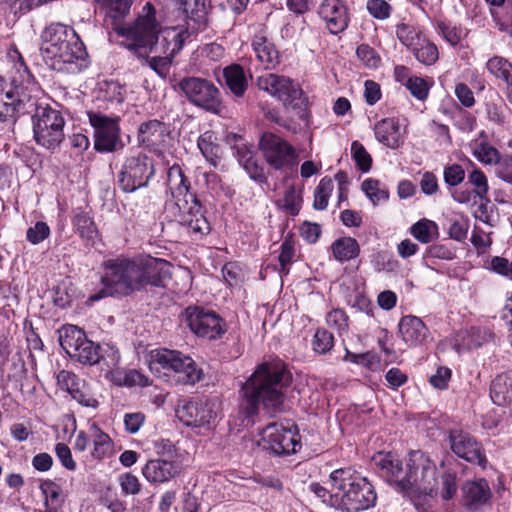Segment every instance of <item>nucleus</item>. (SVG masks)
I'll list each match as a JSON object with an SVG mask.
<instances>
[{
	"label": "nucleus",
	"instance_id": "obj_1",
	"mask_svg": "<svg viewBox=\"0 0 512 512\" xmlns=\"http://www.w3.org/2000/svg\"><path fill=\"white\" fill-rule=\"evenodd\" d=\"M291 381L292 375L283 361L260 364L242 387L241 413L252 417L258 413L260 404L270 415L283 411L285 389Z\"/></svg>",
	"mask_w": 512,
	"mask_h": 512
},
{
	"label": "nucleus",
	"instance_id": "obj_2",
	"mask_svg": "<svg viewBox=\"0 0 512 512\" xmlns=\"http://www.w3.org/2000/svg\"><path fill=\"white\" fill-rule=\"evenodd\" d=\"M130 0H108L105 5V22L121 38L119 43L129 50L140 52L153 42L158 29L156 10L150 2L142 7L133 24L125 22L130 13Z\"/></svg>",
	"mask_w": 512,
	"mask_h": 512
},
{
	"label": "nucleus",
	"instance_id": "obj_3",
	"mask_svg": "<svg viewBox=\"0 0 512 512\" xmlns=\"http://www.w3.org/2000/svg\"><path fill=\"white\" fill-rule=\"evenodd\" d=\"M16 59L7 75L0 76V120H15L23 114L34 112L36 99L33 92L37 85L17 50L9 54Z\"/></svg>",
	"mask_w": 512,
	"mask_h": 512
},
{
	"label": "nucleus",
	"instance_id": "obj_4",
	"mask_svg": "<svg viewBox=\"0 0 512 512\" xmlns=\"http://www.w3.org/2000/svg\"><path fill=\"white\" fill-rule=\"evenodd\" d=\"M41 55L46 64L57 72L76 73L81 69L86 50L74 29L52 23L41 35Z\"/></svg>",
	"mask_w": 512,
	"mask_h": 512
},
{
	"label": "nucleus",
	"instance_id": "obj_5",
	"mask_svg": "<svg viewBox=\"0 0 512 512\" xmlns=\"http://www.w3.org/2000/svg\"><path fill=\"white\" fill-rule=\"evenodd\" d=\"M179 8L185 15V24L167 27L160 30L158 24L157 33L151 45L135 52L138 56H144L148 52H160L174 57L183 47L184 43L194 34L203 31L207 26V0H177Z\"/></svg>",
	"mask_w": 512,
	"mask_h": 512
},
{
	"label": "nucleus",
	"instance_id": "obj_6",
	"mask_svg": "<svg viewBox=\"0 0 512 512\" xmlns=\"http://www.w3.org/2000/svg\"><path fill=\"white\" fill-rule=\"evenodd\" d=\"M167 185L173 198L166 206L170 220L187 227L193 234H208L210 224L202 213L196 196L190 192L189 181L180 166L173 165L169 168Z\"/></svg>",
	"mask_w": 512,
	"mask_h": 512
},
{
	"label": "nucleus",
	"instance_id": "obj_7",
	"mask_svg": "<svg viewBox=\"0 0 512 512\" xmlns=\"http://www.w3.org/2000/svg\"><path fill=\"white\" fill-rule=\"evenodd\" d=\"M331 505L346 512H359L373 507L377 495L373 485L351 468L330 474Z\"/></svg>",
	"mask_w": 512,
	"mask_h": 512
},
{
	"label": "nucleus",
	"instance_id": "obj_8",
	"mask_svg": "<svg viewBox=\"0 0 512 512\" xmlns=\"http://www.w3.org/2000/svg\"><path fill=\"white\" fill-rule=\"evenodd\" d=\"M148 365L152 373L174 384L194 385L203 375L202 370L190 356L177 350H152Z\"/></svg>",
	"mask_w": 512,
	"mask_h": 512
},
{
	"label": "nucleus",
	"instance_id": "obj_9",
	"mask_svg": "<svg viewBox=\"0 0 512 512\" xmlns=\"http://www.w3.org/2000/svg\"><path fill=\"white\" fill-rule=\"evenodd\" d=\"M103 282L111 295H129L142 290L140 257L118 258L108 262Z\"/></svg>",
	"mask_w": 512,
	"mask_h": 512
},
{
	"label": "nucleus",
	"instance_id": "obj_10",
	"mask_svg": "<svg viewBox=\"0 0 512 512\" xmlns=\"http://www.w3.org/2000/svg\"><path fill=\"white\" fill-rule=\"evenodd\" d=\"M33 116V132L37 144L54 150L64 140L65 120L60 111L36 103Z\"/></svg>",
	"mask_w": 512,
	"mask_h": 512
},
{
	"label": "nucleus",
	"instance_id": "obj_11",
	"mask_svg": "<svg viewBox=\"0 0 512 512\" xmlns=\"http://www.w3.org/2000/svg\"><path fill=\"white\" fill-rule=\"evenodd\" d=\"M59 342L71 359L82 364L94 365L100 359V346L89 340L77 326H63L59 330Z\"/></svg>",
	"mask_w": 512,
	"mask_h": 512
},
{
	"label": "nucleus",
	"instance_id": "obj_12",
	"mask_svg": "<svg viewBox=\"0 0 512 512\" xmlns=\"http://www.w3.org/2000/svg\"><path fill=\"white\" fill-rule=\"evenodd\" d=\"M155 174L153 160L138 152L127 156L118 175L120 188L127 193L146 187Z\"/></svg>",
	"mask_w": 512,
	"mask_h": 512
},
{
	"label": "nucleus",
	"instance_id": "obj_13",
	"mask_svg": "<svg viewBox=\"0 0 512 512\" xmlns=\"http://www.w3.org/2000/svg\"><path fill=\"white\" fill-rule=\"evenodd\" d=\"M436 484V466L421 451H411L405 466L404 489L416 487L431 495Z\"/></svg>",
	"mask_w": 512,
	"mask_h": 512
},
{
	"label": "nucleus",
	"instance_id": "obj_14",
	"mask_svg": "<svg viewBox=\"0 0 512 512\" xmlns=\"http://www.w3.org/2000/svg\"><path fill=\"white\" fill-rule=\"evenodd\" d=\"M257 86L286 108L296 109L304 104L301 87L287 76L268 73L257 78Z\"/></svg>",
	"mask_w": 512,
	"mask_h": 512
},
{
	"label": "nucleus",
	"instance_id": "obj_15",
	"mask_svg": "<svg viewBox=\"0 0 512 512\" xmlns=\"http://www.w3.org/2000/svg\"><path fill=\"white\" fill-rule=\"evenodd\" d=\"M219 404L211 400L187 401L176 409L178 419L186 426L210 431L216 425Z\"/></svg>",
	"mask_w": 512,
	"mask_h": 512
},
{
	"label": "nucleus",
	"instance_id": "obj_16",
	"mask_svg": "<svg viewBox=\"0 0 512 512\" xmlns=\"http://www.w3.org/2000/svg\"><path fill=\"white\" fill-rule=\"evenodd\" d=\"M88 118L94 129V148L101 153L114 152L123 147L117 117L89 111Z\"/></svg>",
	"mask_w": 512,
	"mask_h": 512
},
{
	"label": "nucleus",
	"instance_id": "obj_17",
	"mask_svg": "<svg viewBox=\"0 0 512 512\" xmlns=\"http://www.w3.org/2000/svg\"><path fill=\"white\" fill-rule=\"evenodd\" d=\"M259 147L267 164L276 170L292 168L298 163L295 148L273 133L263 134Z\"/></svg>",
	"mask_w": 512,
	"mask_h": 512
},
{
	"label": "nucleus",
	"instance_id": "obj_18",
	"mask_svg": "<svg viewBox=\"0 0 512 512\" xmlns=\"http://www.w3.org/2000/svg\"><path fill=\"white\" fill-rule=\"evenodd\" d=\"M179 86L194 105L215 113L219 111L220 92L212 82L198 77H187L180 81Z\"/></svg>",
	"mask_w": 512,
	"mask_h": 512
},
{
	"label": "nucleus",
	"instance_id": "obj_19",
	"mask_svg": "<svg viewBox=\"0 0 512 512\" xmlns=\"http://www.w3.org/2000/svg\"><path fill=\"white\" fill-rule=\"evenodd\" d=\"M263 448L276 455L290 454L300 447L295 429L280 423H270L261 432Z\"/></svg>",
	"mask_w": 512,
	"mask_h": 512
},
{
	"label": "nucleus",
	"instance_id": "obj_20",
	"mask_svg": "<svg viewBox=\"0 0 512 512\" xmlns=\"http://www.w3.org/2000/svg\"><path fill=\"white\" fill-rule=\"evenodd\" d=\"M185 315L191 331L200 337L212 340L225 332L222 319L214 311L200 307H188Z\"/></svg>",
	"mask_w": 512,
	"mask_h": 512
},
{
	"label": "nucleus",
	"instance_id": "obj_21",
	"mask_svg": "<svg viewBox=\"0 0 512 512\" xmlns=\"http://www.w3.org/2000/svg\"><path fill=\"white\" fill-rule=\"evenodd\" d=\"M56 378L58 387L68 392L79 404L91 408L98 406L99 402L96 395L92 392L87 383L80 379L75 373L61 370Z\"/></svg>",
	"mask_w": 512,
	"mask_h": 512
},
{
	"label": "nucleus",
	"instance_id": "obj_22",
	"mask_svg": "<svg viewBox=\"0 0 512 512\" xmlns=\"http://www.w3.org/2000/svg\"><path fill=\"white\" fill-rule=\"evenodd\" d=\"M450 446L452 451L460 458L471 463H477L485 467L487 459L481 445L469 434L455 431L450 434Z\"/></svg>",
	"mask_w": 512,
	"mask_h": 512
},
{
	"label": "nucleus",
	"instance_id": "obj_23",
	"mask_svg": "<svg viewBox=\"0 0 512 512\" xmlns=\"http://www.w3.org/2000/svg\"><path fill=\"white\" fill-rule=\"evenodd\" d=\"M143 289L147 285L162 286L171 277L170 262L149 255H139Z\"/></svg>",
	"mask_w": 512,
	"mask_h": 512
},
{
	"label": "nucleus",
	"instance_id": "obj_24",
	"mask_svg": "<svg viewBox=\"0 0 512 512\" xmlns=\"http://www.w3.org/2000/svg\"><path fill=\"white\" fill-rule=\"evenodd\" d=\"M318 13L332 34H338L348 26L347 8L340 0H323Z\"/></svg>",
	"mask_w": 512,
	"mask_h": 512
},
{
	"label": "nucleus",
	"instance_id": "obj_25",
	"mask_svg": "<svg viewBox=\"0 0 512 512\" xmlns=\"http://www.w3.org/2000/svg\"><path fill=\"white\" fill-rule=\"evenodd\" d=\"M181 472V463L171 459L150 460L142 469L143 476L152 483L167 482L178 476Z\"/></svg>",
	"mask_w": 512,
	"mask_h": 512
},
{
	"label": "nucleus",
	"instance_id": "obj_26",
	"mask_svg": "<svg viewBox=\"0 0 512 512\" xmlns=\"http://www.w3.org/2000/svg\"><path fill=\"white\" fill-rule=\"evenodd\" d=\"M490 497L491 491L484 479L468 481L462 487L463 503L470 511L478 510Z\"/></svg>",
	"mask_w": 512,
	"mask_h": 512
},
{
	"label": "nucleus",
	"instance_id": "obj_27",
	"mask_svg": "<svg viewBox=\"0 0 512 512\" xmlns=\"http://www.w3.org/2000/svg\"><path fill=\"white\" fill-rule=\"evenodd\" d=\"M374 462L388 481L397 483L404 489L405 468L396 454L378 453L374 457Z\"/></svg>",
	"mask_w": 512,
	"mask_h": 512
},
{
	"label": "nucleus",
	"instance_id": "obj_28",
	"mask_svg": "<svg viewBox=\"0 0 512 512\" xmlns=\"http://www.w3.org/2000/svg\"><path fill=\"white\" fill-rule=\"evenodd\" d=\"M399 332L403 341L409 346L422 344L428 335L423 321L416 316H404L399 323Z\"/></svg>",
	"mask_w": 512,
	"mask_h": 512
},
{
	"label": "nucleus",
	"instance_id": "obj_29",
	"mask_svg": "<svg viewBox=\"0 0 512 512\" xmlns=\"http://www.w3.org/2000/svg\"><path fill=\"white\" fill-rule=\"evenodd\" d=\"M168 136L164 123L158 120H149L142 123L138 129V141L151 148L162 146Z\"/></svg>",
	"mask_w": 512,
	"mask_h": 512
},
{
	"label": "nucleus",
	"instance_id": "obj_30",
	"mask_svg": "<svg viewBox=\"0 0 512 512\" xmlns=\"http://www.w3.org/2000/svg\"><path fill=\"white\" fill-rule=\"evenodd\" d=\"M374 132L376 139L391 149L398 148L402 142L400 125L395 118H385L378 121L375 124Z\"/></svg>",
	"mask_w": 512,
	"mask_h": 512
},
{
	"label": "nucleus",
	"instance_id": "obj_31",
	"mask_svg": "<svg viewBox=\"0 0 512 512\" xmlns=\"http://www.w3.org/2000/svg\"><path fill=\"white\" fill-rule=\"evenodd\" d=\"M90 438L92 443L90 454L94 459L102 460L113 454V442L111 438L95 423L90 425Z\"/></svg>",
	"mask_w": 512,
	"mask_h": 512
},
{
	"label": "nucleus",
	"instance_id": "obj_32",
	"mask_svg": "<svg viewBox=\"0 0 512 512\" xmlns=\"http://www.w3.org/2000/svg\"><path fill=\"white\" fill-rule=\"evenodd\" d=\"M486 67L492 75L506 84V96L512 103V64L503 57L494 56L487 61Z\"/></svg>",
	"mask_w": 512,
	"mask_h": 512
},
{
	"label": "nucleus",
	"instance_id": "obj_33",
	"mask_svg": "<svg viewBox=\"0 0 512 512\" xmlns=\"http://www.w3.org/2000/svg\"><path fill=\"white\" fill-rule=\"evenodd\" d=\"M512 395V371H507L496 376L490 387L492 401L499 405H505Z\"/></svg>",
	"mask_w": 512,
	"mask_h": 512
},
{
	"label": "nucleus",
	"instance_id": "obj_34",
	"mask_svg": "<svg viewBox=\"0 0 512 512\" xmlns=\"http://www.w3.org/2000/svg\"><path fill=\"white\" fill-rule=\"evenodd\" d=\"M225 84L236 97H242L248 83L243 68L238 64H232L223 69Z\"/></svg>",
	"mask_w": 512,
	"mask_h": 512
},
{
	"label": "nucleus",
	"instance_id": "obj_35",
	"mask_svg": "<svg viewBox=\"0 0 512 512\" xmlns=\"http://www.w3.org/2000/svg\"><path fill=\"white\" fill-rule=\"evenodd\" d=\"M253 50L265 69L273 68L278 64V51L274 45L263 36H255L252 42Z\"/></svg>",
	"mask_w": 512,
	"mask_h": 512
},
{
	"label": "nucleus",
	"instance_id": "obj_36",
	"mask_svg": "<svg viewBox=\"0 0 512 512\" xmlns=\"http://www.w3.org/2000/svg\"><path fill=\"white\" fill-rule=\"evenodd\" d=\"M331 251L336 260L345 262L359 255L360 246L354 238L342 237L332 243Z\"/></svg>",
	"mask_w": 512,
	"mask_h": 512
},
{
	"label": "nucleus",
	"instance_id": "obj_37",
	"mask_svg": "<svg viewBox=\"0 0 512 512\" xmlns=\"http://www.w3.org/2000/svg\"><path fill=\"white\" fill-rule=\"evenodd\" d=\"M197 146L205 159L213 166H217L220 160L221 150L219 145L216 143V137L214 133L211 131H206L200 135L197 141Z\"/></svg>",
	"mask_w": 512,
	"mask_h": 512
},
{
	"label": "nucleus",
	"instance_id": "obj_38",
	"mask_svg": "<svg viewBox=\"0 0 512 512\" xmlns=\"http://www.w3.org/2000/svg\"><path fill=\"white\" fill-rule=\"evenodd\" d=\"M411 235L421 243L427 244L439 237L438 225L429 220L421 219L410 228Z\"/></svg>",
	"mask_w": 512,
	"mask_h": 512
},
{
	"label": "nucleus",
	"instance_id": "obj_39",
	"mask_svg": "<svg viewBox=\"0 0 512 512\" xmlns=\"http://www.w3.org/2000/svg\"><path fill=\"white\" fill-rule=\"evenodd\" d=\"M105 377L116 385L132 386L142 384V375L136 370L125 371L119 366L104 372Z\"/></svg>",
	"mask_w": 512,
	"mask_h": 512
},
{
	"label": "nucleus",
	"instance_id": "obj_40",
	"mask_svg": "<svg viewBox=\"0 0 512 512\" xmlns=\"http://www.w3.org/2000/svg\"><path fill=\"white\" fill-rule=\"evenodd\" d=\"M301 204V190L297 189L294 186H289L284 193V197L278 201L279 207L293 216L299 213Z\"/></svg>",
	"mask_w": 512,
	"mask_h": 512
},
{
	"label": "nucleus",
	"instance_id": "obj_41",
	"mask_svg": "<svg viewBox=\"0 0 512 512\" xmlns=\"http://www.w3.org/2000/svg\"><path fill=\"white\" fill-rule=\"evenodd\" d=\"M239 152V162L244 167V169L248 172L250 177L256 181L265 180V176L263 173V169L257 163L252 151L247 148H240Z\"/></svg>",
	"mask_w": 512,
	"mask_h": 512
},
{
	"label": "nucleus",
	"instance_id": "obj_42",
	"mask_svg": "<svg viewBox=\"0 0 512 512\" xmlns=\"http://www.w3.org/2000/svg\"><path fill=\"white\" fill-rule=\"evenodd\" d=\"M362 190L374 205L384 202L389 198L388 189L375 179H366L362 183Z\"/></svg>",
	"mask_w": 512,
	"mask_h": 512
},
{
	"label": "nucleus",
	"instance_id": "obj_43",
	"mask_svg": "<svg viewBox=\"0 0 512 512\" xmlns=\"http://www.w3.org/2000/svg\"><path fill=\"white\" fill-rule=\"evenodd\" d=\"M333 189L334 183L330 177H324L320 180L314 192L313 207L316 210H324L327 208L329 197Z\"/></svg>",
	"mask_w": 512,
	"mask_h": 512
},
{
	"label": "nucleus",
	"instance_id": "obj_44",
	"mask_svg": "<svg viewBox=\"0 0 512 512\" xmlns=\"http://www.w3.org/2000/svg\"><path fill=\"white\" fill-rule=\"evenodd\" d=\"M473 155L485 165H496L502 158L499 151L487 142L476 143Z\"/></svg>",
	"mask_w": 512,
	"mask_h": 512
},
{
	"label": "nucleus",
	"instance_id": "obj_45",
	"mask_svg": "<svg viewBox=\"0 0 512 512\" xmlns=\"http://www.w3.org/2000/svg\"><path fill=\"white\" fill-rule=\"evenodd\" d=\"M396 35L401 43L410 50H412L416 45L421 44V41L424 38L415 27L405 23L397 26Z\"/></svg>",
	"mask_w": 512,
	"mask_h": 512
},
{
	"label": "nucleus",
	"instance_id": "obj_46",
	"mask_svg": "<svg viewBox=\"0 0 512 512\" xmlns=\"http://www.w3.org/2000/svg\"><path fill=\"white\" fill-rule=\"evenodd\" d=\"M411 51L416 59L425 65H432L438 59L437 47L425 38L422 39L421 44L416 45Z\"/></svg>",
	"mask_w": 512,
	"mask_h": 512
},
{
	"label": "nucleus",
	"instance_id": "obj_47",
	"mask_svg": "<svg viewBox=\"0 0 512 512\" xmlns=\"http://www.w3.org/2000/svg\"><path fill=\"white\" fill-rule=\"evenodd\" d=\"M120 359L119 350L114 346L106 345L103 348L100 347V359L97 363L100 365L101 371L106 372L119 366Z\"/></svg>",
	"mask_w": 512,
	"mask_h": 512
},
{
	"label": "nucleus",
	"instance_id": "obj_48",
	"mask_svg": "<svg viewBox=\"0 0 512 512\" xmlns=\"http://www.w3.org/2000/svg\"><path fill=\"white\" fill-rule=\"evenodd\" d=\"M143 57L146 58L148 66L161 76L168 73L173 59L166 54H160V52H148Z\"/></svg>",
	"mask_w": 512,
	"mask_h": 512
},
{
	"label": "nucleus",
	"instance_id": "obj_49",
	"mask_svg": "<svg viewBox=\"0 0 512 512\" xmlns=\"http://www.w3.org/2000/svg\"><path fill=\"white\" fill-rule=\"evenodd\" d=\"M100 93L103 100L119 104L124 100L125 91L119 83L110 81L103 84Z\"/></svg>",
	"mask_w": 512,
	"mask_h": 512
},
{
	"label": "nucleus",
	"instance_id": "obj_50",
	"mask_svg": "<svg viewBox=\"0 0 512 512\" xmlns=\"http://www.w3.org/2000/svg\"><path fill=\"white\" fill-rule=\"evenodd\" d=\"M313 349L319 354L329 352L334 346V337L332 333L325 329H318L313 339Z\"/></svg>",
	"mask_w": 512,
	"mask_h": 512
},
{
	"label": "nucleus",
	"instance_id": "obj_51",
	"mask_svg": "<svg viewBox=\"0 0 512 512\" xmlns=\"http://www.w3.org/2000/svg\"><path fill=\"white\" fill-rule=\"evenodd\" d=\"M438 29L443 38L452 46L457 45L461 39L466 35L465 31L456 25L451 23L440 22Z\"/></svg>",
	"mask_w": 512,
	"mask_h": 512
},
{
	"label": "nucleus",
	"instance_id": "obj_52",
	"mask_svg": "<svg viewBox=\"0 0 512 512\" xmlns=\"http://www.w3.org/2000/svg\"><path fill=\"white\" fill-rule=\"evenodd\" d=\"M351 153L359 169L363 172L369 171L372 164V158L360 142L354 141L352 143Z\"/></svg>",
	"mask_w": 512,
	"mask_h": 512
},
{
	"label": "nucleus",
	"instance_id": "obj_53",
	"mask_svg": "<svg viewBox=\"0 0 512 512\" xmlns=\"http://www.w3.org/2000/svg\"><path fill=\"white\" fill-rule=\"evenodd\" d=\"M406 88L418 100H425L429 94V85L424 78L413 76L405 83Z\"/></svg>",
	"mask_w": 512,
	"mask_h": 512
},
{
	"label": "nucleus",
	"instance_id": "obj_54",
	"mask_svg": "<svg viewBox=\"0 0 512 512\" xmlns=\"http://www.w3.org/2000/svg\"><path fill=\"white\" fill-rule=\"evenodd\" d=\"M490 337L491 334L486 329L472 327L466 333V337L463 339V342L468 349H475L480 347Z\"/></svg>",
	"mask_w": 512,
	"mask_h": 512
},
{
	"label": "nucleus",
	"instance_id": "obj_55",
	"mask_svg": "<svg viewBox=\"0 0 512 512\" xmlns=\"http://www.w3.org/2000/svg\"><path fill=\"white\" fill-rule=\"evenodd\" d=\"M468 180L474 186L475 194L481 199L486 198L489 187L485 174L479 169H474L469 174Z\"/></svg>",
	"mask_w": 512,
	"mask_h": 512
},
{
	"label": "nucleus",
	"instance_id": "obj_56",
	"mask_svg": "<svg viewBox=\"0 0 512 512\" xmlns=\"http://www.w3.org/2000/svg\"><path fill=\"white\" fill-rule=\"evenodd\" d=\"M326 323L330 328L335 329L339 333L345 332L348 329V317L340 309L330 311L326 316Z\"/></svg>",
	"mask_w": 512,
	"mask_h": 512
},
{
	"label": "nucleus",
	"instance_id": "obj_57",
	"mask_svg": "<svg viewBox=\"0 0 512 512\" xmlns=\"http://www.w3.org/2000/svg\"><path fill=\"white\" fill-rule=\"evenodd\" d=\"M368 12L376 19L385 20L391 14V6L385 0H368L366 4Z\"/></svg>",
	"mask_w": 512,
	"mask_h": 512
},
{
	"label": "nucleus",
	"instance_id": "obj_58",
	"mask_svg": "<svg viewBox=\"0 0 512 512\" xmlns=\"http://www.w3.org/2000/svg\"><path fill=\"white\" fill-rule=\"evenodd\" d=\"M49 235V226L45 222L39 221L27 230L26 237L30 243L36 245L48 238Z\"/></svg>",
	"mask_w": 512,
	"mask_h": 512
},
{
	"label": "nucleus",
	"instance_id": "obj_59",
	"mask_svg": "<svg viewBox=\"0 0 512 512\" xmlns=\"http://www.w3.org/2000/svg\"><path fill=\"white\" fill-rule=\"evenodd\" d=\"M485 110L487 117L491 122L497 125H503L505 123V104H503L502 102L495 103L492 101H488L485 104Z\"/></svg>",
	"mask_w": 512,
	"mask_h": 512
},
{
	"label": "nucleus",
	"instance_id": "obj_60",
	"mask_svg": "<svg viewBox=\"0 0 512 512\" xmlns=\"http://www.w3.org/2000/svg\"><path fill=\"white\" fill-rule=\"evenodd\" d=\"M357 57L369 68H376L380 64V57L368 45H360L356 50Z\"/></svg>",
	"mask_w": 512,
	"mask_h": 512
},
{
	"label": "nucleus",
	"instance_id": "obj_61",
	"mask_svg": "<svg viewBox=\"0 0 512 512\" xmlns=\"http://www.w3.org/2000/svg\"><path fill=\"white\" fill-rule=\"evenodd\" d=\"M293 256H294V248H293L291 242H289L288 240H285L281 244V252L278 256V261L280 264V269H279L280 274H284V275L288 274V271H289L288 266L291 264Z\"/></svg>",
	"mask_w": 512,
	"mask_h": 512
},
{
	"label": "nucleus",
	"instance_id": "obj_62",
	"mask_svg": "<svg viewBox=\"0 0 512 512\" xmlns=\"http://www.w3.org/2000/svg\"><path fill=\"white\" fill-rule=\"evenodd\" d=\"M444 180L449 186H457L465 179V171L459 164H453L444 169Z\"/></svg>",
	"mask_w": 512,
	"mask_h": 512
},
{
	"label": "nucleus",
	"instance_id": "obj_63",
	"mask_svg": "<svg viewBox=\"0 0 512 512\" xmlns=\"http://www.w3.org/2000/svg\"><path fill=\"white\" fill-rule=\"evenodd\" d=\"M74 223L82 237L92 238L95 233V227L92 219L86 214H78L74 218Z\"/></svg>",
	"mask_w": 512,
	"mask_h": 512
},
{
	"label": "nucleus",
	"instance_id": "obj_64",
	"mask_svg": "<svg viewBox=\"0 0 512 512\" xmlns=\"http://www.w3.org/2000/svg\"><path fill=\"white\" fill-rule=\"evenodd\" d=\"M495 174L505 183L512 185V157H502L496 164Z\"/></svg>",
	"mask_w": 512,
	"mask_h": 512
}]
</instances>
